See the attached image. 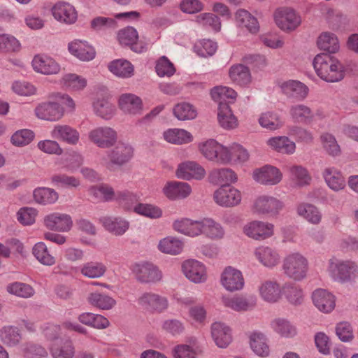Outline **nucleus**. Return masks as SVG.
Masks as SVG:
<instances>
[{"label":"nucleus","instance_id":"3c124183","mask_svg":"<svg viewBox=\"0 0 358 358\" xmlns=\"http://www.w3.org/2000/svg\"><path fill=\"white\" fill-rule=\"evenodd\" d=\"M87 301L92 306L101 310H110L116 303L113 298L97 292L90 293L87 297Z\"/></svg>","mask_w":358,"mask_h":358},{"label":"nucleus","instance_id":"4d7b16f0","mask_svg":"<svg viewBox=\"0 0 358 358\" xmlns=\"http://www.w3.org/2000/svg\"><path fill=\"white\" fill-rule=\"evenodd\" d=\"M93 108L97 115L105 119H110L115 111V106L105 97L97 98L93 102Z\"/></svg>","mask_w":358,"mask_h":358},{"label":"nucleus","instance_id":"7ed1b4c3","mask_svg":"<svg viewBox=\"0 0 358 358\" xmlns=\"http://www.w3.org/2000/svg\"><path fill=\"white\" fill-rule=\"evenodd\" d=\"M282 268L287 277L295 281H301L307 275L308 262L301 254L292 253L285 258Z\"/></svg>","mask_w":358,"mask_h":358},{"label":"nucleus","instance_id":"de8ad7c7","mask_svg":"<svg viewBox=\"0 0 358 358\" xmlns=\"http://www.w3.org/2000/svg\"><path fill=\"white\" fill-rule=\"evenodd\" d=\"M282 92L288 96L304 99L308 94V87L296 80H289L281 85Z\"/></svg>","mask_w":358,"mask_h":358},{"label":"nucleus","instance_id":"6e6d98bb","mask_svg":"<svg viewBox=\"0 0 358 358\" xmlns=\"http://www.w3.org/2000/svg\"><path fill=\"white\" fill-rule=\"evenodd\" d=\"M106 266L101 262H90L84 264L81 268V273L89 278H98L104 275Z\"/></svg>","mask_w":358,"mask_h":358},{"label":"nucleus","instance_id":"bf43d9fd","mask_svg":"<svg viewBox=\"0 0 358 358\" xmlns=\"http://www.w3.org/2000/svg\"><path fill=\"white\" fill-rule=\"evenodd\" d=\"M210 95L212 99L220 103H224L226 99H231L234 101L236 96L237 93L234 90L228 87L217 86L211 90Z\"/></svg>","mask_w":358,"mask_h":358},{"label":"nucleus","instance_id":"f8f14e48","mask_svg":"<svg viewBox=\"0 0 358 358\" xmlns=\"http://www.w3.org/2000/svg\"><path fill=\"white\" fill-rule=\"evenodd\" d=\"M284 205L278 199L270 196H260L254 202L253 213L259 215H276L283 208Z\"/></svg>","mask_w":358,"mask_h":358},{"label":"nucleus","instance_id":"4be33fe9","mask_svg":"<svg viewBox=\"0 0 358 358\" xmlns=\"http://www.w3.org/2000/svg\"><path fill=\"white\" fill-rule=\"evenodd\" d=\"M176 175L183 180H201L204 178L206 171L204 168L196 162L188 161L178 165Z\"/></svg>","mask_w":358,"mask_h":358},{"label":"nucleus","instance_id":"c85d7f7f","mask_svg":"<svg viewBox=\"0 0 358 358\" xmlns=\"http://www.w3.org/2000/svg\"><path fill=\"white\" fill-rule=\"evenodd\" d=\"M69 52L82 61L92 60L96 55L94 48L87 42L76 40L69 44Z\"/></svg>","mask_w":358,"mask_h":358},{"label":"nucleus","instance_id":"4c0bfd02","mask_svg":"<svg viewBox=\"0 0 358 358\" xmlns=\"http://www.w3.org/2000/svg\"><path fill=\"white\" fill-rule=\"evenodd\" d=\"M229 75L234 83L241 86H246L250 84L252 80L251 73L249 69L240 64L231 66Z\"/></svg>","mask_w":358,"mask_h":358},{"label":"nucleus","instance_id":"e2e57ef3","mask_svg":"<svg viewBox=\"0 0 358 358\" xmlns=\"http://www.w3.org/2000/svg\"><path fill=\"white\" fill-rule=\"evenodd\" d=\"M62 84L66 88L77 91L83 90L86 87L87 80L78 75L69 73L62 78Z\"/></svg>","mask_w":358,"mask_h":358},{"label":"nucleus","instance_id":"7c9ffc66","mask_svg":"<svg viewBox=\"0 0 358 358\" xmlns=\"http://www.w3.org/2000/svg\"><path fill=\"white\" fill-rule=\"evenodd\" d=\"M0 340L6 346L14 348L22 342V334L15 326H5L0 330Z\"/></svg>","mask_w":358,"mask_h":358},{"label":"nucleus","instance_id":"13d9d810","mask_svg":"<svg viewBox=\"0 0 358 358\" xmlns=\"http://www.w3.org/2000/svg\"><path fill=\"white\" fill-rule=\"evenodd\" d=\"M34 198L40 204H51L58 199V194L52 189L40 187L34 191Z\"/></svg>","mask_w":358,"mask_h":358},{"label":"nucleus","instance_id":"e433bc0d","mask_svg":"<svg viewBox=\"0 0 358 358\" xmlns=\"http://www.w3.org/2000/svg\"><path fill=\"white\" fill-rule=\"evenodd\" d=\"M164 139L172 144H187L193 141L192 135L182 129H169L163 133Z\"/></svg>","mask_w":358,"mask_h":358},{"label":"nucleus","instance_id":"680f3d73","mask_svg":"<svg viewBox=\"0 0 358 358\" xmlns=\"http://www.w3.org/2000/svg\"><path fill=\"white\" fill-rule=\"evenodd\" d=\"M259 124L268 130H276L282 127V122L278 114L266 112L263 113L259 118Z\"/></svg>","mask_w":358,"mask_h":358},{"label":"nucleus","instance_id":"c756f323","mask_svg":"<svg viewBox=\"0 0 358 358\" xmlns=\"http://www.w3.org/2000/svg\"><path fill=\"white\" fill-rule=\"evenodd\" d=\"M103 227L116 236L123 235L129 229V223L122 217H102L99 219Z\"/></svg>","mask_w":358,"mask_h":358},{"label":"nucleus","instance_id":"1a4fd4ad","mask_svg":"<svg viewBox=\"0 0 358 358\" xmlns=\"http://www.w3.org/2000/svg\"><path fill=\"white\" fill-rule=\"evenodd\" d=\"M357 268V264L352 261H341L336 259H331L329 261V269L331 275L341 282L350 281Z\"/></svg>","mask_w":358,"mask_h":358},{"label":"nucleus","instance_id":"aec40b11","mask_svg":"<svg viewBox=\"0 0 358 358\" xmlns=\"http://www.w3.org/2000/svg\"><path fill=\"white\" fill-rule=\"evenodd\" d=\"M117 39L120 44L129 45L131 49L136 52H142L146 48V43L138 41V35L136 30L127 27L118 31Z\"/></svg>","mask_w":358,"mask_h":358},{"label":"nucleus","instance_id":"a19ab883","mask_svg":"<svg viewBox=\"0 0 358 358\" xmlns=\"http://www.w3.org/2000/svg\"><path fill=\"white\" fill-rule=\"evenodd\" d=\"M250 344L253 352L258 356L266 357L270 350L266 336L261 332L254 331L250 336Z\"/></svg>","mask_w":358,"mask_h":358},{"label":"nucleus","instance_id":"052dcab7","mask_svg":"<svg viewBox=\"0 0 358 358\" xmlns=\"http://www.w3.org/2000/svg\"><path fill=\"white\" fill-rule=\"evenodd\" d=\"M292 180L298 186L308 185L311 177L307 170L301 166L294 165L289 168Z\"/></svg>","mask_w":358,"mask_h":358},{"label":"nucleus","instance_id":"393cba45","mask_svg":"<svg viewBox=\"0 0 358 358\" xmlns=\"http://www.w3.org/2000/svg\"><path fill=\"white\" fill-rule=\"evenodd\" d=\"M312 300L316 308L323 313H330L335 307L334 296L323 289L315 290Z\"/></svg>","mask_w":358,"mask_h":358},{"label":"nucleus","instance_id":"4468645a","mask_svg":"<svg viewBox=\"0 0 358 358\" xmlns=\"http://www.w3.org/2000/svg\"><path fill=\"white\" fill-rule=\"evenodd\" d=\"M220 283L227 291L235 292L243 288L245 280L241 271L229 266L221 273Z\"/></svg>","mask_w":358,"mask_h":358},{"label":"nucleus","instance_id":"6ab92c4d","mask_svg":"<svg viewBox=\"0 0 358 358\" xmlns=\"http://www.w3.org/2000/svg\"><path fill=\"white\" fill-rule=\"evenodd\" d=\"M44 224L52 231L65 232L71 229L73 221L71 217L68 214L53 213L45 217Z\"/></svg>","mask_w":358,"mask_h":358},{"label":"nucleus","instance_id":"dca6fc26","mask_svg":"<svg viewBox=\"0 0 358 358\" xmlns=\"http://www.w3.org/2000/svg\"><path fill=\"white\" fill-rule=\"evenodd\" d=\"M34 112L38 118L47 121H57L64 114V108L59 103L52 101L38 104Z\"/></svg>","mask_w":358,"mask_h":358},{"label":"nucleus","instance_id":"9b49d317","mask_svg":"<svg viewBox=\"0 0 358 358\" xmlns=\"http://www.w3.org/2000/svg\"><path fill=\"white\" fill-rule=\"evenodd\" d=\"M243 231L245 236L252 239L264 241L274 234V225L267 222L254 220L245 224Z\"/></svg>","mask_w":358,"mask_h":358},{"label":"nucleus","instance_id":"423d86ee","mask_svg":"<svg viewBox=\"0 0 358 358\" xmlns=\"http://www.w3.org/2000/svg\"><path fill=\"white\" fill-rule=\"evenodd\" d=\"M276 25L284 31H292L301 23V16L290 7H280L273 13Z\"/></svg>","mask_w":358,"mask_h":358},{"label":"nucleus","instance_id":"f257e3e1","mask_svg":"<svg viewBox=\"0 0 358 358\" xmlns=\"http://www.w3.org/2000/svg\"><path fill=\"white\" fill-rule=\"evenodd\" d=\"M173 228L186 236L195 237L202 234L213 241L221 240L225 235V230L222 225L209 217H205L200 220L183 218L175 221Z\"/></svg>","mask_w":358,"mask_h":358},{"label":"nucleus","instance_id":"09e8293b","mask_svg":"<svg viewBox=\"0 0 358 358\" xmlns=\"http://www.w3.org/2000/svg\"><path fill=\"white\" fill-rule=\"evenodd\" d=\"M267 144L273 150L284 154H292L296 149L295 143L286 136L271 138L267 141Z\"/></svg>","mask_w":358,"mask_h":358},{"label":"nucleus","instance_id":"2f4dec72","mask_svg":"<svg viewBox=\"0 0 358 358\" xmlns=\"http://www.w3.org/2000/svg\"><path fill=\"white\" fill-rule=\"evenodd\" d=\"M255 255L264 266L267 267L275 266L279 263L280 259L275 250L266 246L257 248L255 250Z\"/></svg>","mask_w":358,"mask_h":358},{"label":"nucleus","instance_id":"49530a36","mask_svg":"<svg viewBox=\"0 0 358 358\" xmlns=\"http://www.w3.org/2000/svg\"><path fill=\"white\" fill-rule=\"evenodd\" d=\"M173 113L179 120H191L196 117L197 110L193 104L189 102L182 101L174 106L173 108Z\"/></svg>","mask_w":358,"mask_h":358},{"label":"nucleus","instance_id":"c9c22d12","mask_svg":"<svg viewBox=\"0 0 358 358\" xmlns=\"http://www.w3.org/2000/svg\"><path fill=\"white\" fill-rule=\"evenodd\" d=\"M50 352L53 358H73L76 348L71 340L66 339L54 343Z\"/></svg>","mask_w":358,"mask_h":358},{"label":"nucleus","instance_id":"0e129e2a","mask_svg":"<svg viewBox=\"0 0 358 358\" xmlns=\"http://www.w3.org/2000/svg\"><path fill=\"white\" fill-rule=\"evenodd\" d=\"M90 193L95 199L103 201L115 199L117 195V193L114 192L113 189L108 185H100L92 187L90 189Z\"/></svg>","mask_w":358,"mask_h":358},{"label":"nucleus","instance_id":"864d4df0","mask_svg":"<svg viewBox=\"0 0 358 358\" xmlns=\"http://www.w3.org/2000/svg\"><path fill=\"white\" fill-rule=\"evenodd\" d=\"M32 253L35 258L43 265L52 266L56 262L55 257L50 254L46 245L43 242H38L34 245Z\"/></svg>","mask_w":358,"mask_h":358},{"label":"nucleus","instance_id":"ea45409f","mask_svg":"<svg viewBox=\"0 0 358 358\" xmlns=\"http://www.w3.org/2000/svg\"><path fill=\"white\" fill-rule=\"evenodd\" d=\"M323 177L327 185L334 191L343 189L345 181L341 173L334 167H328L324 170Z\"/></svg>","mask_w":358,"mask_h":358},{"label":"nucleus","instance_id":"774afa93","mask_svg":"<svg viewBox=\"0 0 358 358\" xmlns=\"http://www.w3.org/2000/svg\"><path fill=\"white\" fill-rule=\"evenodd\" d=\"M34 138V133L30 129H21L15 132L11 136V142L17 146L29 144Z\"/></svg>","mask_w":358,"mask_h":358},{"label":"nucleus","instance_id":"39448f33","mask_svg":"<svg viewBox=\"0 0 358 358\" xmlns=\"http://www.w3.org/2000/svg\"><path fill=\"white\" fill-rule=\"evenodd\" d=\"M131 270L137 281L141 283H156L162 279V273L154 264L149 262L135 263Z\"/></svg>","mask_w":358,"mask_h":358},{"label":"nucleus","instance_id":"5fc2aeb1","mask_svg":"<svg viewBox=\"0 0 358 358\" xmlns=\"http://www.w3.org/2000/svg\"><path fill=\"white\" fill-rule=\"evenodd\" d=\"M6 291L10 294L25 299L33 296L35 293L31 285L21 282L8 284L6 286Z\"/></svg>","mask_w":358,"mask_h":358},{"label":"nucleus","instance_id":"37998d69","mask_svg":"<svg viewBox=\"0 0 358 358\" xmlns=\"http://www.w3.org/2000/svg\"><path fill=\"white\" fill-rule=\"evenodd\" d=\"M183 246V243L179 238L167 236L159 241L157 248L162 253L176 255L182 251Z\"/></svg>","mask_w":358,"mask_h":358},{"label":"nucleus","instance_id":"0eeeda50","mask_svg":"<svg viewBox=\"0 0 358 358\" xmlns=\"http://www.w3.org/2000/svg\"><path fill=\"white\" fill-rule=\"evenodd\" d=\"M138 304L147 312L162 313L168 308L169 300L164 296L152 292H146L138 297Z\"/></svg>","mask_w":358,"mask_h":358},{"label":"nucleus","instance_id":"69168bd1","mask_svg":"<svg viewBox=\"0 0 358 358\" xmlns=\"http://www.w3.org/2000/svg\"><path fill=\"white\" fill-rule=\"evenodd\" d=\"M322 146L326 152L332 156H338L341 153V148L335 137L329 133H324L320 136Z\"/></svg>","mask_w":358,"mask_h":358},{"label":"nucleus","instance_id":"a878e982","mask_svg":"<svg viewBox=\"0 0 358 358\" xmlns=\"http://www.w3.org/2000/svg\"><path fill=\"white\" fill-rule=\"evenodd\" d=\"M208 181L214 185H230L237 181V176L229 168L214 169L209 173Z\"/></svg>","mask_w":358,"mask_h":358},{"label":"nucleus","instance_id":"412c9836","mask_svg":"<svg viewBox=\"0 0 358 358\" xmlns=\"http://www.w3.org/2000/svg\"><path fill=\"white\" fill-rule=\"evenodd\" d=\"M222 302L225 307L235 311H247L252 309L257 304V298L255 296L236 295L232 297L223 296Z\"/></svg>","mask_w":358,"mask_h":358},{"label":"nucleus","instance_id":"603ef678","mask_svg":"<svg viewBox=\"0 0 358 358\" xmlns=\"http://www.w3.org/2000/svg\"><path fill=\"white\" fill-rule=\"evenodd\" d=\"M297 213L313 224H318L322 220V214L319 210L310 203H300L297 207Z\"/></svg>","mask_w":358,"mask_h":358},{"label":"nucleus","instance_id":"a18cd8bd","mask_svg":"<svg viewBox=\"0 0 358 358\" xmlns=\"http://www.w3.org/2000/svg\"><path fill=\"white\" fill-rule=\"evenodd\" d=\"M289 113L294 122L303 124H310L314 117L312 110L303 104L294 105L290 108Z\"/></svg>","mask_w":358,"mask_h":358},{"label":"nucleus","instance_id":"72a5a7b5","mask_svg":"<svg viewBox=\"0 0 358 358\" xmlns=\"http://www.w3.org/2000/svg\"><path fill=\"white\" fill-rule=\"evenodd\" d=\"M317 45L320 50L327 52V54L330 55L337 52L340 48L336 35L329 31L320 34L317 40Z\"/></svg>","mask_w":358,"mask_h":358},{"label":"nucleus","instance_id":"338daca9","mask_svg":"<svg viewBox=\"0 0 358 358\" xmlns=\"http://www.w3.org/2000/svg\"><path fill=\"white\" fill-rule=\"evenodd\" d=\"M134 211L151 219H158L162 216V209L151 204L138 203L135 206Z\"/></svg>","mask_w":358,"mask_h":358},{"label":"nucleus","instance_id":"f704fd0d","mask_svg":"<svg viewBox=\"0 0 358 358\" xmlns=\"http://www.w3.org/2000/svg\"><path fill=\"white\" fill-rule=\"evenodd\" d=\"M282 294L287 301L294 306H299L304 301V292L301 286L294 282L284 284Z\"/></svg>","mask_w":358,"mask_h":358},{"label":"nucleus","instance_id":"ddd939ff","mask_svg":"<svg viewBox=\"0 0 358 358\" xmlns=\"http://www.w3.org/2000/svg\"><path fill=\"white\" fill-rule=\"evenodd\" d=\"M241 193L231 185H222L213 193V200L222 207H234L238 205L241 201Z\"/></svg>","mask_w":358,"mask_h":358},{"label":"nucleus","instance_id":"79ce46f5","mask_svg":"<svg viewBox=\"0 0 358 358\" xmlns=\"http://www.w3.org/2000/svg\"><path fill=\"white\" fill-rule=\"evenodd\" d=\"M235 18L240 27L246 28L250 33L255 34L259 31L257 20L248 10L238 9L235 14Z\"/></svg>","mask_w":358,"mask_h":358},{"label":"nucleus","instance_id":"cd10ccee","mask_svg":"<svg viewBox=\"0 0 358 358\" xmlns=\"http://www.w3.org/2000/svg\"><path fill=\"white\" fill-rule=\"evenodd\" d=\"M34 69L43 74H55L59 71L60 66L52 58L45 55H36L32 60Z\"/></svg>","mask_w":358,"mask_h":358},{"label":"nucleus","instance_id":"6e6552de","mask_svg":"<svg viewBox=\"0 0 358 358\" xmlns=\"http://www.w3.org/2000/svg\"><path fill=\"white\" fill-rule=\"evenodd\" d=\"M134 149L128 143L119 142L108 153L109 161L105 160L106 167L112 171L115 166H120L128 162L133 157Z\"/></svg>","mask_w":358,"mask_h":358},{"label":"nucleus","instance_id":"20e7f679","mask_svg":"<svg viewBox=\"0 0 358 358\" xmlns=\"http://www.w3.org/2000/svg\"><path fill=\"white\" fill-rule=\"evenodd\" d=\"M201 155L208 160L219 164L230 162L229 148L221 145L214 139H209L199 145Z\"/></svg>","mask_w":358,"mask_h":358},{"label":"nucleus","instance_id":"c03bdc74","mask_svg":"<svg viewBox=\"0 0 358 358\" xmlns=\"http://www.w3.org/2000/svg\"><path fill=\"white\" fill-rule=\"evenodd\" d=\"M120 108L125 113L136 114L142 108V101L133 94H122L119 99Z\"/></svg>","mask_w":358,"mask_h":358},{"label":"nucleus","instance_id":"bb28decb","mask_svg":"<svg viewBox=\"0 0 358 358\" xmlns=\"http://www.w3.org/2000/svg\"><path fill=\"white\" fill-rule=\"evenodd\" d=\"M52 13L57 20L66 24H73L77 20V13L74 7L69 3H56L52 9Z\"/></svg>","mask_w":358,"mask_h":358},{"label":"nucleus","instance_id":"58836bf2","mask_svg":"<svg viewBox=\"0 0 358 358\" xmlns=\"http://www.w3.org/2000/svg\"><path fill=\"white\" fill-rule=\"evenodd\" d=\"M217 119L222 127L232 129L238 126V120L227 103H220L218 108Z\"/></svg>","mask_w":358,"mask_h":358},{"label":"nucleus","instance_id":"473e14b6","mask_svg":"<svg viewBox=\"0 0 358 358\" xmlns=\"http://www.w3.org/2000/svg\"><path fill=\"white\" fill-rule=\"evenodd\" d=\"M211 334L216 345L220 348H226L231 341L230 329L222 323L213 324Z\"/></svg>","mask_w":358,"mask_h":358},{"label":"nucleus","instance_id":"f3484780","mask_svg":"<svg viewBox=\"0 0 358 358\" xmlns=\"http://www.w3.org/2000/svg\"><path fill=\"white\" fill-rule=\"evenodd\" d=\"M185 275L195 283H202L207 280V272L205 266L194 259H188L182 265Z\"/></svg>","mask_w":358,"mask_h":358},{"label":"nucleus","instance_id":"f03ea898","mask_svg":"<svg viewBox=\"0 0 358 358\" xmlns=\"http://www.w3.org/2000/svg\"><path fill=\"white\" fill-rule=\"evenodd\" d=\"M313 65L317 75L327 82H338L345 77L344 64L330 54H317L313 59Z\"/></svg>","mask_w":358,"mask_h":358},{"label":"nucleus","instance_id":"5701e85b","mask_svg":"<svg viewBox=\"0 0 358 358\" xmlns=\"http://www.w3.org/2000/svg\"><path fill=\"white\" fill-rule=\"evenodd\" d=\"M51 136L72 145L78 144L80 139L78 131L68 124H56L51 131Z\"/></svg>","mask_w":358,"mask_h":358},{"label":"nucleus","instance_id":"2eb2a0df","mask_svg":"<svg viewBox=\"0 0 358 358\" xmlns=\"http://www.w3.org/2000/svg\"><path fill=\"white\" fill-rule=\"evenodd\" d=\"M260 297L270 303L278 302L282 295V286L275 280H266L258 287Z\"/></svg>","mask_w":358,"mask_h":358},{"label":"nucleus","instance_id":"9d476101","mask_svg":"<svg viewBox=\"0 0 358 358\" xmlns=\"http://www.w3.org/2000/svg\"><path fill=\"white\" fill-rule=\"evenodd\" d=\"M88 138L99 148H108L116 143L117 133L110 127H99L89 132Z\"/></svg>","mask_w":358,"mask_h":358},{"label":"nucleus","instance_id":"a211bd4d","mask_svg":"<svg viewBox=\"0 0 358 358\" xmlns=\"http://www.w3.org/2000/svg\"><path fill=\"white\" fill-rule=\"evenodd\" d=\"M252 176L255 180L266 185H276L281 181L282 178L280 171L270 165L255 169Z\"/></svg>","mask_w":358,"mask_h":358},{"label":"nucleus","instance_id":"b1692460","mask_svg":"<svg viewBox=\"0 0 358 358\" xmlns=\"http://www.w3.org/2000/svg\"><path fill=\"white\" fill-rule=\"evenodd\" d=\"M164 194L170 200L187 198L192 192L189 184L184 182L170 181L162 189Z\"/></svg>","mask_w":358,"mask_h":358},{"label":"nucleus","instance_id":"8fccbe9b","mask_svg":"<svg viewBox=\"0 0 358 358\" xmlns=\"http://www.w3.org/2000/svg\"><path fill=\"white\" fill-rule=\"evenodd\" d=\"M108 69L116 76L126 78L134 74V66L127 60L116 59L108 64Z\"/></svg>","mask_w":358,"mask_h":358}]
</instances>
